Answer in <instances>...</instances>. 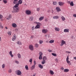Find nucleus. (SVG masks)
<instances>
[{"instance_id": "nucleus-1", "label": "nucleus", "mask_w": 76, "mask_h": 76, "mask_svg": "<svg viewBox=\"0 0 76 76\" xmlns=\"http://www.w3.org/2000/svg\"><path fill=\"white\" fill-rule=\"evenodd\" d=\"M22 3V0H19L18 2V3L16 4L15 6L13 7L14 10L15 12L18 13L19 11V8L18 6L19 4H21Z\"/></svg>"}, {"instance_id": "nucleus-2", "label": "nucleus", "mask_w": 76, "mask_h": 76, "mask_svg": "<svg viewBox=\"0 0 76 76\" xmlns=\"http://www.w3.org/2000/svg\"><path fill=\"white\" fill-rule=\"evenodd\" d=\"M34 23L37 24V25L34 28V29H38V28H39V27H40L39 25L41 24V23H39L35 22Z\"/></svg>"}, {"instance_id": "nucleus-3", "label": "nucleus", "mask_w": 76, "mask_h": 76, "mask_svg": "<svg viewBox=\"0 0 76 76\" xmlns=\"http://www.w3.org/2000/svg\"><path fill=\"white\" fill-rule=\"evenodd\" d=\"M69 56H67L66 59V61L69 65H71V62H70V61L69 60Z\"/></svg>"}, {"instance_id": "nucleus-4", "label": "nucleus", "mask_w": 76, "mask_h": 76, "mask_svg": "<svg viewBox=\"0 0 76 76\" xmlns=\"http://www.w3.org/2000/svg\"><path fill=\"white\" fill-rule=\"evenodd\" d=\"M26 13L28 15H30L31 14V11L29 10H27L26 11Z\"/></svg>"}, {"instance_id": "nucleus-5", "label": "nucleus", "mask_w": 76, "mask_h": 76, "mask_svg": "<svg viewBox=\"0 0 76 76\" xmlns=\"http://www.w3.org/2000/svg\"><path fill=\"white\" fill-rule=\"evenodd\" d=\"M42 32L43 34H46L48 32V30L47 29H43Z\"/></svg>"}, {"instance_id": "nucleus-6", "label": "nucleus", "mask_w": 76, "mask_h": 76, "mask_svg": "<svg viewBox=\"0 0 76 76\" xmlns=\"http://www.w3.org/2000/svg\"><path fill=\"white\" fill-rule=\"evenodd\" d=\"M29 48L30 50L32 51V50H34V46L32 45H30L29 46Z\"/></svg>"}, {"instance_id": "nucleus-7", "label": "nucleus", "mask_w": 76, "mask_h": 76, "mask_svg": "<svg viewBox=\"0 0 76 76\" xmlns=\"http://www.w3.org/2000/svg\"><path fill=\"white\" fill-rule=\"evenodd\" d=\"M56 9L58 12H60L61 11V9H60V8L59 7H56Z\"/></svg>"}, {"instance_id": "nucleus-8", "label": "nucleus", "mask_w": 76, "mask_h": 76, "mask_svg": "<svg viewBox=\"0 0 76 76\" xmlns=\"http://www.w3.org/2000/svg\"><path fill=\"white\" fill-rule=\"evenodd\" d=\"M66 44V42L63 40H62L61 41V44L60 45V46H62V45H63L64 44Z\"/></svg>"}, {"instance_id": "nucleus-9", "label": "nucleus", "mask_w": 76, "mask_h": 76, "mask_svg": "<svg viewBox=\"0 0 76 76\" xmlns=\"http://www.w3.org/2000/svg\"><path fill=\"white\" fill-rule=\"evenodd\" d=\"M16 73L18 75H20L22 74V72L19 70L17 71Z\"/></svg>"}, {"instance_id": "nucleus-10", "label": "nucleus", "mask_w": 76, "mask_h": 76, "mask_svg": "<svg viewBox=\"0 0 76 76\" xmlns=\"http://www.w3.org/2000/svg\"><path fill=\"white\" fill-rule=\"evenodd\" d=\"M64 4V3L63 2H58V4L59 6H63Z\"/></svg>"}, {"instance_id": "nucleus-11", "label": "nucleus", "mask_w": 76, "mask_h": 76, "mask_svg": "<svg viewBox=\"0 0 76 76\" xmlns=\"http://www.w3.org/2000/svg\"><path fill=\"white\" fill-rule=\"evenodd\" d=\"M12 26L13 28H16L17 27V25L15 23H13L12 24Z\"/></svg>"}, {"instance_id": "nucleus-12", "label": "nucleus", "mask_w": 76, "mask_h": 76, "mask_svg": "<svg viewBox=\"0 0 76 76\" xmlns=\"http://www.w3.org/2000/svg\"><path fill=\"white\" fill-rule=\"evenodd\" d=\"M16 35L15 34H14L13 35V37H12V41H15V39H16Z\"/></svg>"}, {"instance_id": "nucleus-13", "label": "nucleus", "mask_w": 76, "mask_h": 76, "mask_svg": "<svg viewBox=\"0 0 76 76\" xmlns=\"http://www.w3.org/2000/svg\"><path fill=\"white\" fill-rule=\"evenodd\" d=\"M11 18H12V15H9V16H7V20H9Z\"/></svg>"}, {"instance_id": "nucleus-14", "label": "nucleus", "mask_w": 76, "mask_h": 76, "mask_svg": "<svg viewBox=\"0 0 76 76\" xmlns=\"http://www.w3.org/2000/svg\"><path fill=\"white\" fill-rule=\"evenodd\" d=\"M64 32H69V29H65L64 30Z\"/></svg>"}, {"instance_id": "nucleus-15", "label": "nucleus", "mask_w": 76, "mask_h": 76, "mask_svg": "<svg viewBox=\"0 0 76 76\" xmlns=\"http://www.w3.org/2000/svg\"><path fill=\"white\" fill-rule=\"evenodd\" d=\"M38 67L40 69H43V66L41 65V64H39L38 65Z\"/></svg>"}, {"instance_id": "nucleus-16", "label": "nucleus", "mask_w": 76, "mask_h": 76, "mask_svg": "<svg viewBox=\"0 0 76 76\" xmlns=\"http://www.w3.org/2000/svg\"><path fill=\"white\" fill-rule=\"evenodd\" d=\"M58 16H54L53 17V18L54 19H58Z\"/></svg>"}, {"instance_id": "nucleus-17", "label": "nucleus", "mask_w": 76, "mask_h": 76, "mask_svg": "<svg viewBox=\"0 0 76 76\" xmlns=\"http://www.w3.org/2000/svg\"><path fill=\"white\" fill-rule=\"evenodd\" d=\"M9 54L11 57H13V55L12 54V51H10L9 52Z\"/></svg>"}, {"instance_id": "nucleus-18", "label": "nucleus", "mask_w": 76, "mask_h": 76, "mask_svg": "<svg viewBox=\"0 0 76 76\" xmlns=\"http://www.w3.org/2000/svg\"><path fill=\"white\" fill-rule=\"evenodd\" d=\"M55 29L56 31H58V32L60 31V28L58 27H55Z\"/></svg>"}, {"instance_id": "nucleus-19", "label": "nucleus", "mask_w": 76, "mask_h": 76, "mask_svg": "<svg viewBox=\"0 0 76 76\" xmlns=\"http://www.w3.org/2000/svg\"><path fill=\"white\" fill-rule=\"evenodd\" d=\"M51 75H54V72L51 70H50L49 71Z\"/></svg>"}, {"instance_id": "nucleus-20", "label": "nucleus", "mask_w": 76, "mask_h": 76, "mask_svg": "<svg viewBox=\"0 0 76 76\" xmlns=\"http://www.w3.org/2000/svg\"><path fill=\"white\" fill-rule=\"evenodd\" d=\"M44 17H41L39 18V20H43L44 19Z\"/></svg>"}, {"instance_id": "nucleus-21", "label": "nucleus", "mask_w": 76, "mask_h": 76, "mask_svg": "<svg viewBox=\"0 0 76 76\" xmlns=\"http://www.w3.org/2000/svg\"><path fill=\"white\" fill-rule=\"evenodd\" d=\"M33 19H34V18L32 17H30L29 20L30 21H32V20H33Z\"/></svg>"}, {"instance_id": "nucleus-22", "label": "nucleus", "mask_w": 76, "mask_h": 76, "mask_svg": "<svg viewBox=\"0 0 76 76\" xmlns=\"http://www.w3.org/2000/svg\"><path fill=\"white\" fill-rule=\"evenodd\" d=\"M47 60V57H46V56H44L43 58V60H45H45Z\"/></svg>"}, {"instance_id": "nucleus-23", "label": "nucleus", "mask_w": 76, "mask_h": 76, "mask_svg": "<svg viewBox=\"0 0 76 76\" xmlns=\"http://www.w3.org/2000/svg\"><path fill=\"white\" fill-rule=\"evenodd\" d=\"M49 42L51 43H54V40H51Z\"/></svg>"}, {"instance_id": "nucleus-24", "label": "nucleus", "mask_w": 76, "mask_h": 76, "mask_svg": "<svg viewBox=\"0 0 76 76\" xmlns=\"http://www.w3.org/2000/svg\"><path fill=\"white\" fill-rule=\"evenodd\" d=\"M17 44H18V45H22V42L20 41H18L17 42Z\"/></svg>"}, {"instance_id": "nucleus-25", "label": "nucleus", "mask_w": 76, "mask_h": 76, "mask_svg": "<svg viewBox=\"0 0 76 76\" xmlns=\"http://www.w3.org/2000/svg\"><path fill=\"white\" fill-rule=\"evenodd\" d=\"M69 71V70L68 69H65L64 70V72H68Z\"/></svg>"}, {"instance_id": "nucleus-26", "label": "nucleus", "mask_w": 76, "mask_h": 76, "mask_svg": "<svg viewBox=\"0 0 76 76\" xmlns=\"http://www.w3.org/2000/svg\"><path fill=\"white\" fill-rule=\"evenodd\" d=\"M70 5L71 6H74V4H73V1H72L70 3Z\"/></svg>"}, {"instance_id": "nucleus-27", "label": "nucleus", "mask_w": 76, "mask_h": 76, "mask_svg": "<svg viewBox=\"0 0 76 76\" xmlns=\"http://www.w3.org/2000/svg\"><path fill=\"white\" fill-rule=\"evenodd\" d=\"M18 58H21V56L20 55V53H18Z\"/></svg>"}, {"instance_id": "nucleus-28", "label": "nucleus", "mask_w": 76, "mask_h": 76, "mask_svg": "<svg viewBox=\"0 0 76 76\" xmlns=\"http://www.w3.org/2000/svg\"><path fill=\"white\" fill-rule=\"evenodd\" d=\"M18 1V0H14V4H16V3H17Z\"/></svg>"}, {"instance_id": "nucleus-29", "label": "nucleus", "mask_w": 76, "mask_h": 76, "mask_svg": "<svg viewBox=\"0 0 76 76\" xmlns=\"http://www.w3.org/2000/svg\"><path fill=\"white\" fill-rule=\"evenodd\" d=\"M61 18L62 20L63 21H64V20H65V18H64V17L62 16L61 17Z\"/></svg>"}, {"instance_id": "nucleus-30", "label": "nucleus", "mask_w": 76, "mask_h": 76, "mask_svg": "<svg viewBox=\"0 0 76 76\" xmlns=\"http://www.w3.org/2000/svg\"><path fill=\"white\" fill-rule=\"evenodd\" d=\"M39 42L40 44H42L43 43V41L42 40H40Z\"/></svg>"}, {"instance_id": "nucleus-31", "label": "nucleus", "mask_w": 76, "mask_h": 76, "mask_svg": "<svg viewBox=\"0 0 76 76\" xmlns=\"http://www.w3.org/2000/svg\"><path fill=\"white\" fill-rule=\"evenodd\" d=\"M46 61L45 60H43L42 61V63L43 64H45V63H46Z\"/></svg>"}, {"instance_id": "nucleus-32", "label": "nucleus", "mask_w": 76, "mask_h": 76, "mask_svg": "<svg viewBox=\"0 0 76 76\" xmlns=\"http://www.w3.org/2000/svg\"><path fill=\"white\" fill-rule=\"evenodd\" d=\"M35 66L34 65H32V66L31 67V69H34V68H35Z\"/></svg>"}, {"instance_id": "nucleus-33", "label": "nucleus", "mask_w": 76, "mask_h": 76, "mask_svg": "<svg viewBox=\"0 0 76 76\" xmlns=\"http://www.w3.org/2000/svg\"><path fill=\"white\" fill-rule=\"evenodd\" d=\"M8 34L9 35H11V34H12V32L10 31H9L8 32Z\"/></svg>"}, {"instance_id": "nucleus-34", "label": "nucleus", "mask_w": 76, "mask_h": 76, "mask_svg": "<svg viewBox=\"0 0 76 76\" xmlns=\"http://www.w3.org/2000/svg\"><path fill=\"white\" fill-rule=\"evenodd\" d=\"M25 67L26 69L27 70H28V65H26Z\"/></svg>"}, {"instance_id": "nucleus-35", "label": "nucleus", "mask_w": 76, "mask_h": 76, "mask_svg": "<svg viewBox=\"0 0 76 76\" xmlns=\"http://www.w3.org/2000/svg\"><path fill=\"white\" fill-rule=\"evenodd\" d=\"M3 2H4V3L6 4L7 3V1L6 0H3Z\"/></svg>"}, {"instance_id": "nucleus-36", "label": "nucleus", "mask_w": 76, "mask_h": 76, "mask_svg": "<svg viewBox=\"0 0 76 76\" xmlns=\"http://www.w3.org/2000/svg\"><path fill=\"white\" fill-rule=\"evenodd\" d=\"M39 60H42V56H39Z\"/></svg>"}, {"instance_id": "nucleus-37", "label": "nucleus", "mask_w": 76, "mask_h": 76, "mask_svg": "<svg viewBox=\"0 0 76 76\" xmlns=\"http://www.w3.org/2000/svg\"><path fill=\"white\" fill-rule=\"evenodd\" d=\"M32 58H31L29 60V62L31 63V64H32Z\"/></svg>"}, {"instance_id": "nucleus-38", "label": "nucleus", "mask_w": 76, "mask_h": 76, "mask_svg": "<svg viewBox=\"0 0 76 76\" xmlns=\"http://www.w3.org/2000/svg\"><path fill=\"white\" fill-rule=\"evenodd\" d=\"M39 45L37 44H36L35 45V47L36 48H38V47Z\"/></svg>"}, {"instance_id": "nucleus-39", "label": "nucleus", "mask_w": 76, "mask_h": 76, "mask_svg": "<svg viewBox=\"0 0 76 76\" xmlns=\"http://www.w3.org/2000/svg\"><path fill=\"white\" fill-rule=\"evenodd\" d=\"M52 54L53 56H57V55H56V53H52Z\"/></svg>"}, {"instance_id": "nucleus-40", "label": "nucleus", "mask_w": 76, "mask_h": 76, "mask_svg": "<svg viewBox=\"0 0 76 76\" xmlns=\"http://www.w3.org/2000/svg\"><path fill=\"white\" fill-rule=\"evenodd\" d=\"M39 56H42V52H40L39 53Z\"/></svg>"}, {"instance_id": "nucleus-41", "label": "nucleus", "mask_w": 76, "mask_h": 76, "mask_svg": "<svg viewBox=\"0 0 76 76\" xmlns=\"http://www.w3.org/2000/svg\"><path fill=\"white\" fill-rule=\"evenodd\" d=\"M2 66V68H3V69L5 67V64H3Z\"/></svg>"}, {"instance_id": "nucleus-42", "label": "nucleus", "mask_w": 76, "mask_h": 76, "mask_svg": "<svg viewBox=\"0 0 76 76\" xmlns=\"http://www.w3.org/2000/svg\"><path fill=\"white\" fill-rule=\"evenodd\" d=\"M65 53H68L69 54H70V53H71V52L68 51H66Z\"/></svg>"}, {"instance_id": "nucleus-43", "label": "nucleus", "mask_w": 76, "mask_h": 76, "mask_svg": "<svg viewBox=\"0 0 76 76\" xmlns=\"http://www.w3.org/2000/svg\"><path fill=\"white\" fill-rule=\"evenodd\" d=\"M37 11H39L40 10V8H37Z\"/></svg>"}, {"instance_id": "nucleus-44", "label": "nucleus", "mask_w": 76, "mask_h": 76, "mask_svg": "<svg viewBox=\"0 0 76 76\" xmlns=\"http://www.w3.org/2000/svg\"><path fill=\"white\" fill-rule=\"evenodd\" d=\"M45 22H47L48 21V18H45Z\"/></svg>"}, {"instance_id": "nucleus-45", "label": "nucleus", "mask_w": 76, "mask_h": 76, "mask_svg": "<svg viewBox=\"0 0 76 76\" xmlns=\"http://www.w3.org/2000/svg\"><path fill=\"white\" fill-rule=\"evenodd\" d=\"M37 64V63H36V61H34V65L35 66Z\"/></svg>"}, {"instance_id": "nucleus-46", "label": "nucleus", "mask_w": 76, "mask_h": 76, "mask_svg": "<svg viewBox=\"0 0 76 76\" xmlns=\"http://www.w3.org/2000/svg\"><path fill=\"white\" fill-rule=\"evenodd\" d=\"M8 72L9 73H11V72H12V70L11 69H10L8 71Z\"/></svg>"}, {"instance_id": "nucleus-47", "label": "nucleus", "mask_w": 76, "mask_h": 76, "mask_svg": "<svg viewBox=\"0 0 76 76\" xmlns=\"http://www.w3.org/2000/svg\"><path fill=\"white\" fill-rule=\"evenodd\" d=\"M34 26H33V27H32L31 28V29L33 30L34 31Z\"/></svg>"}, {"instance_id": "nucleus-48", "label": "nucleus", "mask_w": 76, "mask_h": 76, "mask_svg": "<svg viewBox=\"0 0 76 76\" xmlns=\"http://www.w3.org/2000/svg\"><path fill=\"white\" fill-rule=\"evenodd\" d=\"M48 51H49V52L50 53L51 52H52V51H51V50L50 49H49V50H48Z\"/></svg>"}, {"instance_id": "nucleus-49", "label": "nucleus", "mask_w": 76, "mask_h": 76, "mask_svg": "<svg viewBox=\"0 0 76 76\" xmlns=\"http://www.w3.org/2000/svg\"><path fill=\"white\" fill-rule=\"evenodd\" d=\"M53 4L54 5H56V2H53Z\"/></svg>"}, {"instance_id": "nucleus-50", "label": "nucleus", "mask_w": 76, "mask_h": 76, "mask_svg": "<svg viewBox=\"0 0 76 76\" xmlns=\"http://www.w3.org/2000/svg\"><path fill=\"white\" fill-rule=\"evenodd\" d=\"M3 18V15H0V19H1Z\"/></svg>"}, {"instance_id": "nucleus-51", "label": "nucleus", "mask_w": 76, "mask_h": 76, "mask_svg": "<svg viewBox=\"0 0 76 76\" xmlns=\"http://www.w3.org/2000/svg\"><path fill=\"white\" fill-rule=\"evenodd\" d=\"M55 61H56V62H58V59L57 58H56L55 59Z\"/></svg>"}, {"instance_id": "nucleus-52", "label": "nucleus", "mask_w": 76, "mask_h": 76, "mask_svg": "<svg viewBox=\"0 0 76 76\" xmlns=\"http://www.w3.org/2000/svg\"><path fill=\"white\" fill-rule=\"evenodd\" d=\"M73 17H75V18H76V14H75L73 15Z\"/></svg>"}, {"instance_id": "nucleus-53", "label": "nucleus", "mask_w": 76, "mask_h": 76, "mask_svg": "<svg viewBox=\"0 0 76 76\" xmlns=\"http://www.w3.org/2000/svg\"><path fill=\"white\" fill-rule=\"evenodd\" d=\"M0 27L1 28H3V26H2V25H0Z\"/></svg>"}, {"instance_id": "nucleus-54", "label": "nucleus", "mask_w": 76, "mask_h": 76, "mask_svg": "<svg viewBox=\"0 0 76 76\" xmlns=\"http://www.w3.org/2000/svg\"><path fill=\"white\" fill-rule=\"evenodd\" d=\"M67 3H69V4H70V1H68L67 2Z\"/></svg>"}, {"instance_id": "nucleus-55", "label": "nucleus", "mask_w": 76, "mask_h": 76, "mask_svg": "<svg viewBox=\"0 0 76 76\" xmlns=\"http://www.w3.org/2000/svg\"><path fill=\"white\" fill-rule=\"evenodd\" d=\"M15 63L17 64H19V62L18 61H15Z\"/></svg>"}, {"instance_id": "nucleus-56", "label": "nucleus", "mask_w": 76, "mask_h": 76, "mask_svg": "<svg viewBox=\"0 0 76 76\" xmlns=\"http://www.w3.org/2000/svg\"><path fill=\"white\" fill-rule=\"evenodd\" d=\"M61 69L62 70H64V68L62 67L61 68Z\"/></svg>"}, {"instance_id": "nucleus-57", "label": "nucleus", "mask_w": 76, "mask_h": 76, "mask_svg": "<svg viewBox=\"0 0 76 76\" xmlns=\"http://www.w3.org/2000/svg\"><path fill=\"white\" fill-rule=\"evenodd\" d=\"M1 41V37H0V41Z\"/></svg>"}, {"instance_id": "nucleus-58", "label": "nucleus", "mask_w": 76, "mask_h": 76, "mask_svg": "<svg viewBox=\"0 0 76 76\" xmlns=\"http://www.w3.org/2000/svg\"><path fill=\"white\" fill-rule=\"evenodd\" d=\"M73 58L74 59H75V60H76V57H74Z\"/></svg>"}, {"instance_id": "nucleus-59", "label": "nucleus", "mask_w": 76, "mask_h": 76, "mask_svg": "<svg viewBox=\"0 0 76 76\" xmlns=\"http://www.w3.org/2000/svg\"><path fill=\"white\" fill-rule=\"evenodd\" d=\"M1 21H3V19L2 18H1Z\"/></svg>"}, {"instance_id": "nucleus-60", "label": "nucleus", "mask_w": 76, "mask_h": 76, "mask_svg": "<svg viewBox=\"0 0 76 76\" xmlns=\"http://www.w3.org/2000/svg\"><path fill=\"white\" fill-rule=\"evenodd\" d=\"M5 28H6V29H7V27H6Z\"/></svg>"}, {"instance_id": "nucleus-61", "label": "nucleus", "mask_w": 76, "mask_h": 76, "mask_svg": "<svg viewBox=\"0 0 76 76\" xmlns=\"http://www.w3.org/2000/svg\"><path fill=\"white\" fill-rule=\"evenodd\" d=\"M33 76H35V75H33Z\"/></svg>"}, {"instance_id": "nucleus-62", "label": "nucleus", "mask_w": 76, "mask_h": 76, "mask_svg": "<svg viewBox=\"0 0 76 76\" xmlns=\"http://www.w3.org/2000/svg\"><path fill=\"white\" fill-rule=\"evenodd\" d=\"M75 76H76V74L75 75Z\"/></svg>"}, {"instance_id": "nucleus-63", "label": "nucleus", "mask_w": 76, "mask_h": 76, "mask_svg": "<svg viewBox=\"0 0 76 76\" xmlns=\"http://www.w3.org/2000/svg\"><path fill=\"white\" fill-rule=\"evenodd\" d=\"M22 1H23V0H21Z\"/></svg>"}, {"instance_id": "nucleus-64", "label": "nucleus", "mask_w": 76, "mask_h": 76, "mask_svg": "<svg viewBox=\"0 0 76 76\" xmlns=\"http://www.w3.org/2000/svg\"><path fill=\"white\" fill-rule=\"evenodd\" d=\"M0 8H1V7H0Z\"/></svg>"}]
</instances>
